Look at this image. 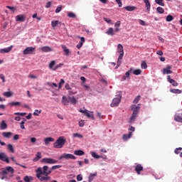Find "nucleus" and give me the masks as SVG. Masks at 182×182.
<instances>
[{
    "label": "nucleus",
    "instance_id": "obj_1",
    "mask_svg": "<svg viewBox=\"0 0 182 182\" xmlns=\"http://www.w3.org/2000/svg\"><path fill=\"white\" fill-rule=\"evenodd\" d=\"M60 167H62L60 165L53 166L50 168L48 166H44L43 168L39 167L36 170V177L40 181H50V176L49 175L52 174V171L60 168Z\"/></svg>",
    "mask_w": 182,
    "mask_h": 182
},
{
    "label": "nucleus",
    "instance_id": "obj_2",
    "mask_svg": "<svg viewBox=\"0 0 182 182\" xmlns=\"http://www.w3.org/2000/svg\"><path fill=\"white\" fill-rule=\"evenodd\" d=\"M14 173H15V169L12 168V166H7L5 170L2 171L1 174V179L5 180H9L11 177H13Z\"/></svg>",
    "mask_w": 182,
    "mask_h": 182
},
{
    "label": "nucleus",
    "instance_id": "obj_3",
    "mask_svg": "<svg viewBox=\"0 0 182 182\" xmlns=\"http://www.w3.org/2000/svg\"><path fill=\"white\" fill-rule=\"evenodd\" d=\"M65 143H66V139H65V136H60L56 140V141L53 144V146L55 149H62V147L65 146Z\"/></svg>",
    "mask_w": 182,
    "mask_h": 182
},
{
    "label": "nucleus",
    "instance_id": "obj_4",
    "mask_svg": "<svg viewBox=\"0 0 182 182\" xmlns=\"http://www.w3.org/2000/svg\"><path fill=\"white\" fill-rule=\"evenodd\" d=\"M132 110H133L132 115L130 118V122H134L136 120V117H137V114H139V110H140V107L137 105H132L131 106Z\"/></svg>",
    "mask_w": 182,
    "mask_h": 182
},
{
    "label": "nucleus",
    "instance_id": "obj_5",
    "mask_svg": "<svg viewBox=\"0 0 182 182\" xmlns=\"http://www.w3.org/2000/svg\"><path fill=\"white\" fill-rule=\"evenodd\" d=\"M121 100H122V92H119L118 96L112 100V102L111 103V107H117V106H119Z\"/></svg>",
    "mask_w": 182,
    "mask_h": 182
},
{
    "label": "nucleus",
    "instance_id": "obj_6",
    "mask_svg": "<svg viewBox=\"0 0 182 182\" xmlns=\"http://www.w3.org/2000/svg\"><path fill=\"white\" fill-rule=\"evenodd\" d=\"M80 112L83 113V114H85V116H87V117H88L89 119L95 120V115L93 114V112H89L87 109H80Z\"/></svg>",
    "mask_w": 182,
    "mask_h": 182
},
{
    "label": "nucleus",
    "instance_id": "obj_7",
    "mask_svg": "<svg viewBox=\"0 0 182 182\" xmlns=\"http://www.w3.org/2000/svg\"><path fill=\"white\" fill-rule=\"evenodd\" d=\"M41 163H43L44 164H56L58 161L51 158H43L41 160Z\"/></svg>",
    "mask_w": 182,
    "mask_h": 182
},
{
    "label": "nucleus",
    "instance_id": "obj_8",
    "mask_svg": "<svg viewBox=\"0 0 182 182\" xmlns=\"http://www.w3.org/2000/svg\"><path fill=\"white\" fill-rule=\"evenodd\" d=\"M63 159H65L66 160H69V159H72L73 160H76V156H75L72 154H63L59 157V160H63Z\"/></svg>",
    "mask_w": 182,
    "mask_h": 182
},
{
    "label": "nucleus",
    "instance_id": "obj_9",
    "mask_svg": "<svg viewBox=\"0 0 182 182\" xmlns=\"http://www.w3.org/2000/svg\"><path fill=\"white\" fill-rule=\"evenodd\" d=\"M35 52V48L33 47H27L23 51V55H32Z\"/></svg>",
    "mask_w": 182,
    "mask_h": 182
},
{
    "label": "nucleus",
    "instance_id": "obj_10",
    "mask_svg": "<svg viewBox=\"0 0 182 182\" xmlns=\"http://www.w3.org/2000/svg\"><path fill=\"white\" fill-rule=\"evenodd\" d=\"M0 160H1V161H5L6 163H9V158L6 154L4 152L0 153Z\"/></svg>",
    "mask_w": 182,
    "mask_h": 182
},
{
    "label": "nucleus",
    "instance_id": "obj_11",
    "mask_svg": "<svg viewBox=\"0 0 182 182\" xmlns=\"http://www.w3.org/2000/svg\"><path fill=\"white\" fill-rule=\"evenodd\" d=\"M12 48H14V46H11L6 48H1L0 49V53H9V52L12 50Z\"/></svg>",
    "mask_w": 182,
    "mask_h": 182
},
{
    "label": "nucleus",
    "instance_id": "obj_12",
    "mask_svg": "<svg viewBox=\"0 0 182 182\" xmlns=\"http://www.w3.org/2000/svg\"><path fill=\"white\" fill-rule=\"evenodd\" d=\"M171 73H173V72L171 71V66H168L163 69L164 75H170Z\"/></svg>",
    "mask_w": 182,
    "mask_h": 182
},
{
    "label": "nucleus",
    "instance_id": "obj_13",
    "mask_svg": "<svg viewBox=\"0 0 182 182\" xmlns=\"http://www.w3.org/2000/svg\"><path fill=\"white\" fill-rule=\"evenodd\" d=\"M133 70V68H130V70H129L126 73L125 75H124L122 77V82H124V80H126V79H127V77H130V74L132 73V71Z\"/></svg>",
    "mask_w": 182,
    "mask_h": 182
},
{
    "label": "nucleus",
    "instance_id": "obj_14",
    "mask_svg": "<svg viewBox=\"0 0 182 182\" xmlns=\"http://www.w3.org/2000/svg\"><path fill=\"white\" fill-rule=\"evenodd\" d=\"M134 171H136V174H141V171H143V167L141 166V164H137L135 166Z\"/></svg>",
    "mask_w": 182,
    "mask_h": 182
},
{
    "label": "nucleus",
    "instance_id": "obj_15",
    "mask_svg": "<svg viewBox=\"0 0 182 182\" xmlns=\"http://www.w3.org/2000/svg\"><path fill=\"white\" fill-rule=\"evenodd\" d=\"M124 55V53H119V55L118 57L117 64L115 69H117V68H119L120 65H122V59H123Z\"/></svg>",
    "mask_w": 182,
    "mask_h": 182
},
{
    "label": "nucleus",
    "instance_id": "obj_16",
    "mask_svg": "<svg viewBox=\"0 0 182 182\" xmlns=\"http://www.w3.org/2000/svg\"><path fill=\"white\" fill-rule=\"evenodd\" d=\"M174 120H176V122H178L179 123H182V113L175 114Z\"/></svg>",
    "mask_w": 182,
    "mask_h": 182
},
{
    "label": "nucleus",
    "instance_id": "obj_17",
    "mask_svg": "<svg viewBox=\"0 0 182 182\" xmlns=\"http://www.w3.org/2000/svg\"><path fill=\"white\" fill-rule=\"evenodd\" d=\"M26 17L23 15H18L16 16V21L18 22H25Z\"/></svg>",
    "mask_w": 182,
    "mask_h": 182
},
{
    "label": "nucleus",
    "instance_id": "obj_18",
    "mask_svg": "<svg viewBox=\"0 0 182 182\" xmlns=\"http://www.w3.org/2000/svg\"><path fill=\"white\" fill-rule=\"evenodd\" d=\"M168 82H169V83H171V85H173V86H178V82H177L176 80L171 79V77H170V75H168Z\"/></svg>",
    "mask_w": 182,
    "mask_h": 182
},
{
    "label": "nucleus",
    "instance_id": "obj_19",
    "mask_svg": "<svg viewBox=\"0 0 182 182\" xmlns=\"http://www.w3.org/2000/svg\"><path fill=\"white\" fill-rule=\"evenodd\" d=\"M124 9L126 11H128L129 12H132L133 11H136L137 9V7L134 6H127L124 7Z\"/></svg>",
    "mask_w": 182,
    "mask_h": 182
},
{
    "label": "nucleus",
    "instance_id": "obj_20",
    "mask_svg": "<svg viewBox=\"0 0 182 182\" xmlns=\"http://www.w3.org/2000/svg\"><path fill=\"white\" fill-rule=\"evenodd\" d=\"M133 136V133L132 132H129V134H124L123 135V140L124 141H127L129 139H130Z\"/></svg>",
    "mask_w": 182,
    "mask_h": 182
},
{
    "label": "nucleus",
    "instance_id": "obj_21",
    "mask_svg": "<svg viewBox=\"0 0 182 182\" xmlns=\"http://www.w3.org/2000/svg\"><path fill=\"white\" fill-rule=\"evenodd\" d=\"M106 33L107 35H109V36H114V29L111 27L106 31Z\"/></svg>",
    "mask_w": 182,
    "mask_h": 182
},
{
    "label": "nucleus",
    "instance_id": "obj_22",
    "mask_svg": "<svg viewBox=\"0 0 182 182\" xmlns=\"http://www.w3.org/2000/svg\"><path fill=\"white\" fill-rule=\"evenodd\" d=\"M52 141H55V139H53L52 137H47L44 139V143H45L46 146H48V144H49V143H50Z\"/></svg>",
    "mask_w": 182,
    "mask_h": 182
},
{
    "label": "nucleus",
    "instance_id": "obj_23",
    "mask_svg": "<svg viewBox=\"0 0 182 182\" xmlns=\"http://www.w3.org/2000/svg\"><path fill=\"white\" fill-rule=\"evenodd\" d=\"M144 2L145 4V6L146 8V11L148 12H150V8H151V6L150 4V1L149 0H144Z\"/></svg>",
    "mask_w": 182,
    "mask_h": 182
},
{
    "label": "nucleus",
    "instance_id": "obj_24",
    "mask_svg": "<svg viewBox=\"0 0 182 182\" xmlns=\"http://www.w3.org/2000/svg\"><path fill=\"white\" fill-rule=\"evenodd\" d=\"M41 159H42V153L37 152L36 157L33 159V161H38Z\"/></svg>",
    "mask_w": 182,
    "mask_h": 182
},
{
    "label": "nucleus",
    "instance_id": "obj_25",
    "mask_svg": "<svg viewBox=\"0 0 182 182\" xmlns=\"http://www.w3.org/2000/svg\"><path fill=\"white\" fill-rule=\"evenodd\" d=\"M61 48L63 50V52H65V56H69V53H70V51L66 48V46L62 45Z\"/></svg>",
    "mask_w": 182,
    "mask_h": 182
},
{
    "label": "nucleus",
    "instance_id": "obj_26",
    "mask_svg": "<svg viewBox=\"0 0 182 182\" xmlns=\"http://www.w3.org/2000/svg\"><path fill=\"white\" fill-rule=\"evenodd\" d=\"M56 61L55 60H52L50 63H49V65H48V68L50 70H53V69H55V67L56 66Z\"/></svg>",
    "mask_w": 182,
    "mask_h": 182
},
{
    "label": "nucleus",
    "instance_id": "obj_27",
    "mask_svg": "<svg viewBox=\"0 0 182 182\" xmlns=\"http://www.w3.org/2000/svg\"><path fill=\"white\" fill-rule=\"evenodd\" d=\"M42 52H52L53 49L49 46H44L41 48Z\"/></svg>",
    "mask_w": 182,
    "mask_h": 182
},
{
    "label": "nucleus",
    "instance_id": "obj_28",
    "mask_svg": "<svg viewBox=\"0 0 182 182\" xmlns=\"http://www.w3.org/2000/svg\"><path fill=\"white\" fill-rule=\"evenodd\" d=\"M11 160H12V161H14V163H15V164H16V166H20V167H23V168H26V166L22 165V164H18V162H16V159H15V157L11 156Z\"/></svg>",
    "mask_w": 182,
    "mask_h": 182
},
{
    "label": "nucleus",
    "instance_id": "obj_29",
    "mask_svg": "<svg viewBox=\"0 0 182 182\" xmlns=\"http://www.w3.org/2000/svg\"><path fill=\"white\" fill-rule=\"evenodd\" d=\"M68 101L72 103V105H76V103H77V100H76V98H75V97H68Z\"/></svg>",
    "mask_w": 182,
    "mask_h": 182
},
{
    "label": "nucleus",
    "instance_id": "obj_30",
    "mask_svg": "<svg viewBox=\"0 0 182 182\" xmlns=\"http://www.w3.org/2000/svg\"><path fill=\"white\" fill-rule=\"evenodd\" d=\"M62 103L64 105V106H68L69 105V99L63 96L62 98Z\"/></svg>",
    "mask_w": 182,
    "mask_h": 182
},
{
    "label": "nucleus",
    "instance_id": "obj_31",
    "mask_svg": "<svg viewBox=\"0 0 182 182\" xmlns=\"http://www.w3.org/2000/svg\"><path fill=\"white\" fill-rule=\"evenodd\" d=\"M6 129H8V124H6L5 120H3L1 123V129L5 130Z\"/></svg>",
    "mask_w": 182,
    "mask_h": 182
},
{
    "label": "nucleus",
    "instance_id": "obj_32",
    "mask_svg": "<svg viewBox=\"0 0 182 182\" xmlns=\"http://www.w3.org/2000/svg\"><path fill=\"white\" fill-rule=\"evenodd\" d=\"M2 136L6 139H11V136H12V132H3Z\"/></svg>",
    "mask_w": 182,
    "mask_h": 182
},
{
    "label": "nucleus",
    "instance_id": "obj_33",
    "mask_svg": "<svg viewBox=\"0 0 182 182\" xmlns=\"http://www.w3.org/2000/svg\"><path fill=\"white\" fill-rule=\"evenodd\" d=\"M117 52L118 53H124V50H123V46L122 44H118Z\"/></svg>",
    "mask_w": 182,
    "mask_h": 182
},
{
    "label": "nucleus",
    "instance_id": "obj_34",
    "mask_svg": "<svg viewBox=\"0 0 182 182\" xmlns=\"http://www.w3.org/2000/svg\"><path fill=\"white\" fill-rule=\"evenodd\" d=\"M74 154L75 156H83L85 154V151L82 150H76L74 151Z\"/></svg>",
    "mask_w": 182,
    "mask_h": 182
},
{
    "label": "nucleus",
    "instance_id": "obj_35",
    "mask_svg": "<svg viewBox=\"0 0 182 182\" xmlns=\"http://www.w3.org/2000/svg\"><path fill=\"white\" fill-rule=\"evenodd\" d=\"M171 93H174L176 95H180L182 92L181 90L178 89H171L170 90Z\"/></svg>",
    "mask_w": 182,
    "mask_h": 182
},
{
    "label": "nucleus",
    "instance_id": "obj_36",
    "mask_svg": "<svg viewBox=\"0 0 182 182\" xmlns=\"http://www.w3.org/2000/svg\"><path fill=\"white\" fill-rule=\"evenodd\" d=\"M96 176H97V173H93V174H90L88 178V182H91L93 181V178L94 177H96Z\"/></svg>",
    "mask_w": 182,
    "mask_h": 182
},
{
    "label": "nucleus",
    "instance_id": "obj_37",
    "mask_svg": "<svg viewBox=\"0 0 182 182\" xmlns=\"http://www.w3.org/2000/svg\"><path fill=\"white\" fill-rule=\"evenodd\" d=\"M7 149H8V150H10V151H11V153H15V149H14V146H12V144H9L7 146Z\"/></svg>",
    "mask_w": 182,
    "mask_h": 182
},
{
    "label": "nucleus",
    "instance_id": "obj_38",
    "mask_svg": "<svg viewBox=\"0 0 182 182\" xmlns=\"http://www.w3.org/2000/svg\"><path fill=\"white\" fill-rule=\"evenodd\" d=\"M134 75H136V76H139V75H141V70L136 69L133 71Z\"/></svg>",
    "mask_w": 182,
    "mask_h": 182
},
{
    "label": "nucleus",
    "instance_id": "obj_39",
    "mask_svg": "<svg viewBox=\"0 0 182 182\" xmlns=\"http://www.w3.org/2000/svg\"><path fill=\"white\" fill-rule=\"evenodd\" d=\"M9 106H21V102H9Z\"/></svg>",
    "mask_w": 182,
    "mask_h": 182
},
{
    "label": "nucleus",
    "instance_id": "obj_40",
    "mask_svg": "<svg viewBox=\"0 0 182 182\" xmlns=\"http://www.w3.org/2000/svg\"><path fill=\"white\" fill-rule=\"evenodd\" d=\"M3 95H4L6 97H12V92H5L3 93Z\"/></svg>",
    "mask_w": 182,
    "mask_h": 182
},
{
    "label": "nucleus",
    "instance_id": "obj_41",
    "mask_svg": "<svg viewBox=\"0 0 182 182\" xmlns=\"http://www.w3.org/2000/svg\"><path fill=\"white\" fill-rule=\"evenodd\" d=\"M141 69H147V63L146 61H142L141 64Z\"/></svg>",
    "mask_w": 182,
    "mask_h": 182
},
{
    "label": "nucleus",
    "instance_id": "obj_42",
    "mask_svg": "<svg viewBox=\"0 0 182 182\" xmlns=\"http://www.w3.org/2000/svg\"><path fill=\"white\" fill-rule=\"evenodd\" d=\"M92 156L94 157V159H102V156L97 155L96 152H92Z\"/></svg>",
    "mask_w": 182,
    "mask_h": 182
},
{
    "label": "nucleus",
    "instance_id": "obj_43",
    "mask_svg": "<svg viewBox=\"0 0 182 182\" xmlns=\"http://www.w3.org/2000/svg\"><path fill=\"white\" fill-rule=\"evenodd\" d=\"M156 11H157L158 14H164V9H163L161 6L158 7L156 9Z\"/></svg>",
    "mask_w": 182,
    "mask_h": 182
},
{
    "label": "nucleus",
    "instance_id": "obj_44",
    "mask_svg": "<svg viewBox=\"0 0 182 182\" xmlns=\"http://www.w3.org/2000/svg\"><path fill=\"white\" fill-rule=\"evenodd\" d=\"M68 18H76V14L75 13H73V12H69L68 14Z\"/></svg>",
    "mask_w": 182,
    "mask_h": 182
},
{
    "label": "nucleus",
    "instance_id": "obj_45",
    "mask_svg": "<svg viewBox=\"0 0 182 182\" xmlns=\"http://www.w3.org/2000/svg\"><path fill=\"white\" fill-rule=\"evenodd\" d=\"M58 23H59V21H51V26H53V28H56Z\"/></svg>",
    "mask_w": 182,
    "mask_h": 182
},
{
    "label": "nucleus",
    "instance_id": "obj_46",
    "mask_svg": "<svg viewBox=\"0 0 182 182\" xmlns=\"http://www.w3.org/2000/svg\"><path fill=\"white\" fill-rule=\"evenodd\" d=\"M173 19H174V17H173V16L171 15H168L166 16V22H171Z\"/></svg>",
    "mask_w": 182,
    "mask_h": 182
},
{
    "label": "nucleus",
    "instance_id": "obj_47",
    "mask_svg": "<svg viewBox=\"0 0 182 182\" xmlns=\"http://www.w3.org/2000/svg\"><path fill=\"white\" fill-rule=\"evenodd\" d=\"M63 85H65V80L60 79L58 88L62 89V86H63Z\"/></svg>",
    "mask_w": 182,
    "mask_h": 182
},
{
    "label": "nucleus",
    "instance_id": "obj_48",
    "mask_svg": "<svg viewBox=\"0 0 182 182\" xmlns=\"http://www.w3.org/2000/svg\"><path fill=\"white\" fill-rule=\"evenodd\" d=\"M155 2L161 6H164V3H163V0H155Z\"/></svg>",
    "mask_w": 182,
    "mask_h": 182
},
{
    "label": "nucleus",
    "instance_id": "obj_49",
    "mask_svg": "<svg viewBox=\"0 0 182 182\" xmlns=\"http://www.w3.org/2000/svg\"><path fill=\"white\" fill-rule=\"evenodd\" d=\"M73 137H78V139H83V135L75 133L73 134Z\"/></svg>",
    "mask_w": 182,
    "mask_h": 182
},
{
    "label": "nucleus",
    "instance_id": "obj_50",
    "mask_svg": "<svg viewBox=\"0 0 182 182\" xmlns=\"http://www.w3.org/2000/svg\"><path fill=\"white\" fill-rule=\"evenodd\" d=\"M140 95H138L136 97L134 98L133 103H134L135 105H137V103H139V101L140 100Z\"/></svg>",
    "mask_w": 182,
    "mask_h": 182
},
{
    "label": "nucleus",
    "instance_id": "obj_51",
    "mask_svg": "<svg viewBox=\"0 0 182 182\" xmlns=\"http://www.w3.org/2000/svg\"><path fill=\"white\" fill-rule=\"evenodd\" d=\"M42 113V110L36 109L33 112V116H39Z\"/></svg>",
    "mask_w": 182,
    "mask_h": 182
},
{
    "label": "nucleus",
    "instance_id": "obj_52",
    "mask_svg": "<svg viewBox=\"0 0 182 182\" xmlns=\"http://www.w3.org/2000/svg\"><path fill=\"white\" fill-rule=\"evenodd\" d=\"M62 66H63V64H62V63H60V64L56 65L54 67L53 71L58 70V69H59V68H62Z\"/></svg>",
    "mask_w": 182,
    "mask_h": 182
},
{
    "label": "nucleus",
    "instance_id": "obj_53",
    "mask_svg": "<svg viewBox=\"0 0 182 182\" xmlns=\"http://www.w3.org/2000/svg\"><path fill=\"white\" fill-rule=\"evenodd\" d=\"M47 85H48V86H50L51 87H53V86H54V87H58V85L55 82H53V83L47 82Z\"/></svg>",
    "mask_w": 182,
    "mask_h": 182
},
{
    "label": "nucleus",
    "instance_id": "obj_54",
    "mask_svg": "<svg viewBox=\"0 0 182 182\" xmlns=\"http://www.w3.org/2000/svg\"><path fill=\"white\" fill-rule=\"evenodd\" d=\"M31 180H32V177L31 176H26L24 177V181H26V182H29Z\"/></svg>",
    "mask_w": 182,
    "mask_h": 182
},
{
    "label": "nucleus",
    "instance_id": "obj_55",
    "mask_svg": "<svg viewBox=\"0 0 182 182\" xmlns=\"http://www.w3.org/2000/svg\"><path fill=\"white\" fill-rule=\"evenodd\" d=\"M7 9H10L12 12H15L16 11V8L12 7L11 6H6Z\"/></svg>",
    "mask_w": 182,
    "mask_h": 182
},
{
    "label": "nucleus",
    "instance_id": "obj_56",
    "mask_svg": "<svg viewBox=\"0 0 182 182\" xmlns=\"http://www.w3.org/2000/svg\"><path fill=\"white\" fill-rule=\"evenodd\" d=\"M139 24L141 25L142 26H147L146 21H144L141 19H139Z\"/></svg>",
    "mask_w": 182,
    "mask_h": 182
},
{
    "label": "nucleus",
    "instance_id": "obj_57",
    "mask_svg": "<svg viewBox=\"0 0 182 182\" xmlns=\"http://www.w3.org/2000/svg\"><path fill=\"white\" fill-rule=\"evenodd\" d=\"M104 21L107 22V23H110L111 25H113V23H112V20L109 18H104Z\"/></svg>",
    "mask_w": 182,
    "mask_h": 182
},
{
    "label": "nucleus",
    "instance_id": "obj_58",
    "mask_svg": "<svg viewBox=\"0 0 182 182\" xmlns=\"http://www.w3.org/2000/svg\"><path fill=\"white\" fill-rule=\"evenodd\" d=\"M182 150V148L181 147H179V148H176L174 151V153L176 154H179L180 151H181Z\"/></svg>",
    "mask_w": 182,
    "mask_h": 182
},
{
    "label": "nucleus",
    "instance_id": "obj_59",
    "mask_svg": "<svg viewBox=\"0 0 182 182\" xmlns=\"http://www.w3.org/2000/svg\"><path fill=\"white\" fill-rule=\"evenodd\" d=\"M60 11H62V6H58L57 7V9H55V14H59V12H60Z\"/></svg>",
    "mask_w": 182,
    "mask_h": 182
},
{
    "label": "nucleus",
    "instance_id": "obj_60",
    "mask_svg": "<svg viewBox=\"0 0 182 182\" xmlns=\"http://www.w3.org/2000/svg\"><path fill=\"white\" fill-rule=\"evenodd\" d=\"M78 124L80 127H83V126H85V120L79 121Z\"/></svg>",
    "mask_w": 182,
    "mask_h": 182
},
{
    "label": "nucleus",
    "instance_id": "obj_61",
    "mask_svg": "<svg viewBox=\"0 0 182 182\" xmlns=\"http://www.w3.org/2000/svg\"><path fill=\"white\" fill-rule=\"evenodd\" d=\"M77 181H82V180H83V176H82V174L77 175Z\"/></svg>",
    "mask_w": 182,
    "mask_h": 182
},
{
    "label": "nucleus",
    "instance_id": "obj_62",
    "mask_svg": "<svg viewBox=\"0 0 182 182\" xmlns=\"http://www.w3.org/2000/svg\"><path fill=\"white\" fill-rule=\"evenodd\" d=\"M0 79H1L3 83H5L6 80H5V75L4 74H0Z\"/></svg>",
    "mask_w": 182,
    "mask_h": 182
},
{
    "label": "nucleus",
    "instance_id": "obj_63",
    "mask_svg": "<svg viewBox=\"0 0 182 182\" xmlns=\"http://www.w3.org/2000/svg\"><path fill=\"white\" fill-rule=\"evenodd\" d=\"M120 25H121L120 21H117V22L114 23V28H120Z\"/></svg>",
    "mask_w": 182,
    "mask_h": 182
},
{
    "label": "nucleus",
    "instance_id": "obj_64",
    "mask_svg": "<svg viewBox=\"0 0 182 182\" xmlns=\"http://www.w3.org/2000/svg\"><path fill=\"white\" fill-rule=\"evenodd\" d=\"M84 31L86 32L88 35H92V31L88 28H84Z\"/></svg>",
    "mask_w": 182,
    "mask_h": 182
}]
</instances>
